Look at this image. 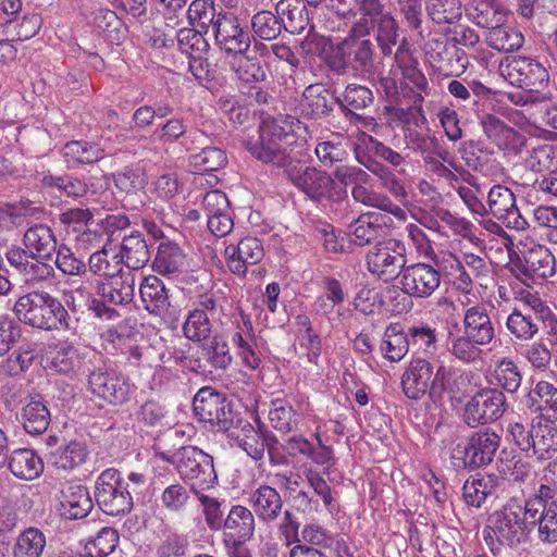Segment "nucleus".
Here are the masks:
<instances>
[{"label": "nucleus", "instance_id": "nucleus-1", "mask_svg": "<svg viewBox=\"0 0 557 557\" xmlns=\"http://www.w3.org/2000/svg\"><path fill=\"white\" fill-rule=\"evenodd\" d=\"M525 513L522 504L511 498L488 516L483 539L493 555L500 554L504 547L517 548L528 541L529 522Z\"/></svg>", "mask_w": 557, "mask_h": 557}, {"label": "nucleus", "instance_id": "nucleus-2", "mask_svg": "<svg viewBox=\"0 0 557 557\" xmlns=\"http://www.w3.org/2000/svg\"><path fill=\"white\" fill-rule=\"evenodd\" d=\"M18 320L45 331L70 330L71 317L60 301L45 290H33L18 297L14 305Z\"/></svg>", "mask_w": 557, "mask_h": 557}, {"label": "nucleus", "instance_id": "nucleus-3", "mask_svg": "<svg viewBox=\"0 0 557 557\" xmlns=\"http://www.w3.org/2000/svg\"><path fill=\"white\" fill-rule=\"evenodd\" d=\"M356 20L347 36L326 55L327 66L338 74L351 70L359 74H370L374 67L375 46L368 34H359Z\"/></svg>", "mask_w": 557, "mask_h": 557}, {"label": "nucleus", "instance_id": "nucleus-4", "mask_svg": "<svg viewBox=\"0 0 557 557\" xmlns=\"http://www.w3.org/2000/svg\"><path fill=\"white\" fill-rule=\"evenodd\" d=\"M288 137L289 134L284 127L274 119L267 117L259 125L257 135L246 138L243 145L258 161L285 170L293 160L287 147Z\"/></svg>", "mask_w": 557, "mask_h": 557}, {"label": "nucleus", "instance_id": "nucleus-5", "mask_svg": "<svg viewBox=\"0 0 557 557\" xmlns=\"http://www.w3.org/2000/svg\"><path fill=\"white\" fill-rule=\"evenodd\" d=\"M171 461L194 494L210 490L218 484L213 457L197 446L181 447L172 454Z\"/></svg>", "mask_w": 557, "mask_h": 557}, {"label": "nucleus", "instance_id": "nucleus-6", "mask_svg": "<svg viewBox=\"0 0 557 557\" xmlns=\"http://www.w3.org/2000/svg\"><path fill=\"white\" fill-rule=\"evenodd\" d=\"M290 183L309 199L313 201H322L325 198L336 196L335 200L339 206L349 207L346 190L335 191L331 194L335 183L332 176L325 171L314 166H309L299 160L292 162L284 170Z\"/></svg>", "mask_w": 557, "mask_h": 557}, {"label": "nucleus", "instance_id": "nucleus-7", "mask_svg": "<svg viewBox=\"0 0 557 557\" xmlns=\"http://www.w3.org/2000/svg\"><path fill=\"white\" fill-rule=\"evenodd\" d=\"M359 34H370L375 30V39L383 57H392L393 50L400 42L399 25L393 14L386 11L384 2L356 10Z\"/></svg>", "mask_w": 557, "mask_h": 557}, {"label": "nucleus", "instance_id": "nucleus-8", "mask_svg": "<svg viewBox=\"0 0 557 557\" xmlns=\"http://www.w3.org/2000/svg\"><path fill=\"white\" fill-rule=\"evenodd\" d=\"M95 499L101 511L112 517H123L134 508L128 483L114 468L103 470L95 482Z\"/></svg>", "mask_w": 557, "mask_h": 557}, {"label": "nucleus", "instance_id": "nucleus-9", "mask_svg": "<svg viewBox=\"0 0 557 557\" xmlns=\"http://www.w3.org/2000/svg\"><path fill=\"white\" fill-rule=\"evenodd\" d=\"M193 409L200 422L208 423L218 432H230L239 418L226 397L210 386L201 387L197 392Z\"/></svg>", "mask_w": 557, "mask_h": 557}, {"label": "nucleus", "instance_id": "nucleus-10", "mask_svg": "<svg viewBox=\"0 0 557 557\" xmlns=\"http://www.w3.org/2000/svg\"><path fill=\"white\" fill-rule=\"evenodd\" d=\"M498 71L510 85L535 94L549 81L546 67L532 57L508 55L499 62Z\"/></svg>", "mask_w": 557, "mask_h": 557}, {"label": "nucleus", "instance_id": "nucleus-11", "mask_svg": "<svg viewBox=\"0 0 557 557\" xmlns=\"http://www.w3.org/2000/svg\"><path fill=\"white\" fill-rule=\"evenodd\" d=\"M368 271L376 278L387 283L400 276L406 268V246L396 238L375 243L366 255Z\"/></svg>", "mask_w": 557, "mask_h": 557}, {"label": "nucleus", "instance_id": "nucleus-12", "mask_svg": "<svg viewBox=\"0 0 557 557\" xmlns=\"http://www.w3.org/2000/svg\"><path fill=\"white\" fill-rule=\"evenodd\" d=\"M225 335L230 339L242 364L249 370L259 369L262 360L258 349L255 329L250 315L237 307L231 314L230 324L225 327Z\"/></svg>", "mask_w": 557, "mask_h": 557}, {"label": "nucleus", "instance_id": "nucleus-13", "mask_svg": "<svg viewBox=\"0 0 557 557\" xmlns=\"http://www.w3.org/2000/svg\"><path fill=\"white\" fill-rule=\"evenodd\" d=\"M87 388L94 396L112 406L127 403L136 391L123 373L106 364L89 372Z\"/></svg>", "mask_w": 557, "mask_h": 557}, {"label": "nucleus", "instance_id": "nucleus-14", "mask_svg": "<svg viewBox=\"0 0 557 557\" xmlns=\"http://www.w3.org/2000/svg\"><path fill=\"white\" fill-rule=\"evenodd\" d=\"M504 393L496 387H483L467 401L463 409V422L478 428L497 421L506 411Z\"/></svg>", "mask_w": 557, "mask_h": 557}, {"label": "nucleus", "instance_id": "nucleus-15", "mask_svg": "<svg viewBox=\"0 0 557 557\" xmlns=\"http://www.w3.org/2000/svg\"><path fill=\"white\" fill-rule=\"evenodd\" d=\"M212 34L215 45L225 54L232 55L249 51L251 35L234 13L219 12Z\"/></svg>", "mask_w": 557, "mask_h": 557}, {"label": "nucleus", "instance_id": "nucleus-16", "mask_svg": "<svg viewBox=\"0 0 557 557\" xmlns=\"http://www.w3.org/2000/svg\"><path fill=\"white\" fill-rule=\"evenodd\" d=\"M500 442V435L490 428L473 432L462 450L463 457L459 463L454 465L469 470L487 466L493 461Z\"/></svg>", "mask_w": 557, "mask_h": 557}, {"label": "nucleus", "instance_id": "nucleus-17", "mask_svg": "<svg viewBox=\"0 0 557 557\" xmlns=\"http://www.w3.org/2000/svg\"><path fill=\"white\" fill-rule=\"evenodd\" d=\"M400 289L416 299L431 297L441 286V273L433 265L424 262L406 265L399 276Z\"/></svg>", "mask_w": 557, "mask_h": 557}, {"label": "nucleus", "instance_id": "nucleus-18", "mask_svg": "<svg viewBox=\"0 0 557 557\" xmlns=\"http://www.w3.org/2000/svg\"><path fill=\"white\" fill-rule=\"evenodd\" d=\"M471 375L440 366L430 389V400L435 407H444L447 401L460 400L467 393Z\"/></svg>", "mask_w": 557, "mask_h": 557}, {"label": "nucleus", "instance_id": "nucleus-19", "mask_svg": "<svg viewBox=\"0 0 557 557\" xmlns=\"http://www.w3.org/2000/svg\"><path fill=\"white\" fill-rule=\"evenodd\" d=\"M487 213L502 221L506 227L524 231L529 226L516 205V197L511 189L503 185H495L487 195Z\"/></svg>", "mask_w": 557, "mask_h": 557}, {"label": "nucleus", "instance_id": "nucleus-20", "mask_svg": "<svg viewBox=\"0 0 557 557\" xmlns=\"http://www.w3.org/2000/svg\"><path fill=\"white\" fill-rule=\"evenodd\" d=\"M434 374V367L429 360L423 358L412 359L400 380L404 395L411 400H420L425 395L430 398Z\"/></svg>", "mask_w": 557, "mask_h": 557}, {"label": "nucleus", "instance_id": "nucleus-21", "mask_svg": "<svg viewBox=\"0 0 557 557\" xmlns=\"http://www.w3.org/2000/svg\"><path fill=\"white\" fill-rule=\"evenodd\" d=\"M226 264L230 271L245 277L249 265L259 263L264 257V248L260 239L252 236L242 238L236 245L225 248Z\"/></svg>", "mask_w": 557, "mask_h": 557}, {"label": "nucleus", "instance_id": "nucleus-22", "mask_svg": "<svg viewBox=\"0 0 557 557\" xmlns=\"http://www.w3.org/2000/svg\"><path fill=\"white\" fill-rule=\"evenodd\" d=\"M233 429L239 430L237 434L239 447L256 461L263 459L268 444L276 443L275 434L267 430L262 423H258L256 428L239 417Z\"/></svg>", "mask_w": 557, "mask_h": 557}, {"label": "nucleus", "instance_id": "nucleus-23", "mask_svg": "<svg viewBox=\"0 0 557 557\" xmlns=\"http://www.w3.org/2000/svg\"><path fill=\"white\" fill-rule=\"evenodd\" d=\"M425 54L432 66L447 74L463 72L468 66L465 51L456 46L449 48L441 39L429 40L425 44Z\"/></svg>", "mask_w": 557, "mask_h": 557}, {"label": "nucleus", "instance_id": "nucleus-24", "mask_svg": "<svg viewBox=\"0 0 557 557\" xmlns=\"http://www.w3.org/2000/svg\"><path fill=\"white\" fill-rule=\"evenodd\" d=\"M392 55L394 60L392 67L398 69L404 79L411 84L412 88L425 92L429 87L428 79L420 70L416 50L407 38H401Z\"/></svg>", "mask_w": 557, "mask_h": 557}, {"label": "nucleus", "instance_id": "nucleus-25", "mask_svg": "<svg viewBox=\"0 0 557 557\" xmlns=\"http://www.w3.org/2000/svg\"><path fill=\"white\" fill-rule=\"evenodd\" d=\"M16 421L30 435L45 433L51 422V413L45 397L37 393L16 412Z\"/></svg>", "mask_w": 557, "mask_h": 557}, {"label": "nucleus", "instance_id": "nucleus-26", "mask_svg": "<svg viewBox=\"0 0 557 557\" xmlns=\"http://www.w3.org/2000/svg\"><path fill=\"white\" fill-rule=\"evenodd\" d=\"M97 295L112 306L129 305L135 295V276L129 272L97 282Z\"/></svg>", "mask_w": 557, "mask_h": 557}, {"label": "nucleus", "instance_id": "nucleus-27", "mask_svg": "<svg viewBox=\"0 0 557 557\" xmlns=\"http://www.w3.org/2000/svg\"><path fill=\"white\" fill-rule=\"evenodd\" d=\"M60 510L66 519L85 518L92 509V500L87 487L77 482H65L60 488Z\"/></svg>", "mask_w": 557, "mask_h": 557}, {"label": "nucleus", "instance_id": "nucleus-28", "mask_svg": "<svg viewBox=\"0 0 557 557\" xmlns=\"http://www.w3.org/2000/svg\"><path fill=\"white\" fill-rule=\"evenodd\" d=\"M480 125L484 135L500 149L516 150L524 145V137L495 114L480 116Z\"/></svg>", "mask_w": 557, "mask_h": 557}, {"label": "nucleus", "instance_id": "nucleus-29", "mask_svg": "<svg viewBox=\"0 0 557 557\" xmlns=\"http://www.w3.org/2000/svg\"><path fill=\"white\" fill-rule=\"evenodd\" d=\"M249 504L259 521L271 523L283 510V498L278 491L268 484H261L250 493Z\"/></svg>", "mask_w": 557, "mask_h": 557}, {"label": "nucleus", "instance_id": "nucleus-30", "mask_svg": "<svg viewBox=\"0 0 557 557\" xmlns=\"http://www.w3.org/2000/svg\"><path fill=\"white\" fill-rule=\"evenodd\" d=\"M139 296L144 309L152 315L162 317L170 308L169 289L156 275L145 276L139 285Z\"/></svg>", "mask_w": 557, "mask_h": 557}, {"label": "nucleus", "instance_id": "nucleus-31", "mask_svg": "<svg viewBox=\"0 0 557 557\" xmlns=\"http://www.w3.org/2000/svg\"><path fill=\"white\" fill-rule=\"evenodd\" d=\"M23 244L28 249L32 259L51 260L57 250V238L53 231L41 223L34 224L26 230Z\"/></svg>", "mask_w": 557, "mask_h": 557}, {"label": "nucleus", "instance_id": "nucleus-32", "mask_svg": "<svg viewBox=\"0 0 557 557\" xmlns=\"http://www.w3.org/2000/svg\"><path fill=\"white\" fill-rule=\"evenodd\" d=\"M462 325L463 333L479 342L480 345H488L495 336L491 317L484 305H474L468 308L465 311Z\"/></svg>", "mask_w": 557, "mask_h": 557}, {"label": "nucleus", "instance_id": "nucleus-33", "mask_svg": "<svg viewBox=\"0 0 557 557\" xmlns=\"http://www.w3.org/2000/svg\"><path fill=\"white\" fill-rule=\"evenodd\" d=\"M335 102L336 99L323 84H311L304 90L299 107L305 116L320 119L333 111Z\"/></svg>", "mask_w": 557, "mask_h": 557}, {"label": "nucleus", "instance_id": "nucleus-34", "mask_svg": "<svg viewBox=\"0 0 557 557\" xmlns=\"http://www.w3.org/2000/svg\"><path fill=\"white\" fill-rule=\"evenodd\" d=\"M404 138L407 148L420 156L422 161L431 156H436L443 146L441 139L429 127V123L416 127L405 126Z\"/></svg>", "mask_w": 557, "mask_h": 557}, {"label": "nucleus", "instance_id": "nucleus-35", "mask_svg": "<svg viewBox=\"0 0 557 557\" xmlns=\"http://www.w3.org/2000/svg\"><path fill=\"white\" fill-rule=\"evenodd\" d=\"M256 530V519L253 512L243 506L233 505L228 509L224 525H222V537L230 535L236 539L251 540Z\"/></svg>", "mask_w": 557, "mask_h": 557}, {"label": "nucleus", "instance_id": "nucleus-36", "mask_svg": "<svg viewBox=\"0 0 557 557\" xmlns=\"http://www.w3.org/2000/svg\"><path fill=\"white\" fill-rule=\"evenodd\" d=\"M187 257L173 242L160 243L152 262V269L161 275H178L187 268Z\"/></svg>", "mask_w": 557, "mask_h": 557}, {"label": "nucleus", "instance_id": "nucleus-37", "mask_svg": "<svg viewBox=\"0 0 557 557\" xmlns=\"http://www.w3.org/2000/svg\"><path fill=\"white\" fill-rule=\"evenodd\" d=\"M117 258L128 269L138 270L144 268L150 259V251L143 233L133 231L129 235L124 236L120 252L114 256V259Z\"/></svg>", "mask_w": 557, "mask_h": 557}, {"label": "nucleus", "instance_id": "nucleus-38", "mask_svg": "<svg viewBox=\"0 0 557 557\" xmlns=\"http://www.w3.org/2000/svg\"><path fill=\"white\" fill-rule=\"evenodd\" d=\"M521 268L532 278H547L555 273V257L543 245H534L523 253Z\"/></svg>", "mask_w": 557, "mask_h": 557}, {"label": "nucleus", "instance_id": "nucleus-39", "mask_svg": "<svg viewBox=\"0 0 557 557\" xmlns=\"http://www.w3.org/2000/svg\"><path fill=\"white\" fill-rule=\"evenodd\" d=\"M7 461L12 474L22 480H34L44 471V462L33 449H14L10 456L7 455Z\"/></svg>", "mask_w": 557, "mask_h": 557}, {"label": "nucleus", "instance_id": "nucleus-40", "mask_svg": "<svg viewBox=\"0 0 557 557\" xmlns=\"http://www.w3.org/2000/svg\"><path fill=\"white\" fill-rule=\"evenodd\" d=\"M62 156L71 168L84 164H94L106 157L104 150L97 143L87 140H72L64 145Z\"/></svg>", "mask_w": 557, "mask_h": 557}, {"label": "nucleus", "instance_id": "nucleus-41", "mask_svg": "<svg viewBox=\"0 0 557 557\" xmlns=\"http://www.w3.org/2000/svg\"><path fill=\"white\" fill-rule=\"evenodd\" d=\"M227 341L230 339L226 337L224 329L222 333L206 339L201 345V356L210 368L226 370L232 364L233 356Z\"/></svg>", "mask_w": 557, "mask_h": 557}, {"label": "nucleus", "instance_id": "nucleus-42", "mask_svg": "<svg viewBox=\"0 0 557 557\" xmlns=\"http://www.w3.org/2000/svg\"><path fill=\"white\" fill-rule=\"evenodd\" d=\"M555 421L537 422L533 424L532 456L543 461L557 451V426Z\"/></svg>", "mask_w": 557, "mask_h": 557}, {"label": "nucleus", "instance_id": "nucleus-43", "mask_svg": "<svg viewBox=\"0 0 557 557\" xmlns=\"http://www.w3.org/2000/svg\"><path fill=\"white\" fill-rule=\"evenodd\" d=\"M382 214L377 212H367L351 221L349 232L352 236V243L358 246H366L375 242L382 233Z\"/></svg>", "mask_w": 557, "mask_h": 557}, {"label": "nucleus", "instance_id": "nucleus-44", "mask_svg": "<svg viewBox=\"0 0 557 557\" xmlns=\"http://www.w3.org/2000/svg\"><path fill=\"white\" fill-rule=\"evenodd\" d=\"M410 342L399 323H391L383 334L380 351L391 362L400 361L409 350Z\"/></svg>", "mask_w": 557, "mask_h": 557}, {"label": "nucleus", "instance_id": "nucleus-45", "mask_svg": "<svg viewBox=\"0 0 557 557\" xmlns=\"http://www.w3.org/2000/svg\"><path fill=\"white\" fill-rule=\"evenodd\" d=\"M283 27L292 34L302 33L309 25V14L301 0H281L276 4Z\"/></svg>", "mask_w": 557, "mask_h": 557}, {"label": "nucleus", "instance_id": "nucleus-46", "mask_svg": "<svg viewBox=\"0 0 557 557\" xmlns=\"http://www.w3.org/2000/svg\"><path fill=\"white\" fill-rule=\"evenodd\" d=\"M529 529L536 528L537 539L544 544L557 543V504H550L535 515L527 512Z\"/></svg>", "mask_w": 557, "mask_h": 557}, {"label": "nucleus", "instance_id": "nucleus-47", "mask_svg": "<svg viewBox=\"0 0 557 557\" xmlns=\"http://www.w3.org/2000/svg\"><path fill=\"white\" fill-rule=\"evenodd\" d=\"M47 546L45 533L35 527L22 531L13 546L14 557H41Z\"/></svg>", "mask_w": 557, "mask_h": 557}, {"label": "nucleus", "instance_id": "nucleus-48", "mask_svg": "<svg viewBox=\"0 0 557 557\" xmlns=\"http://www.w3.org/2000/svg\"><path fill=\"white\" fill-rule=\"evenodd\" d=\"M232 55L233 59L230 62V66L239 81L246 84H253L265 79V71L256 55L250 57L247 52L234 53Z\"/></svg>", "mask_w": 557, "mask_h": 557}, {"label": "nucleus", "instance_id": "nucleus-49", "mask_svg": "<svg viewBox=\"0 0 557 557\" xmlns=\"http://www.w3.org/2000/svg\"><path fill=\"white\" fill-rule=\"evenodd\" d=\"M537 322L539 321H536L530 312L515 308L507 317L506 326L516 339L529 342L533 339L540 331Z\"/></svg>", "mask_w": 557, "mask_h": 557}, {"label": "nucleus", "instance_id": "nucleus-50", "mask_svg": "<svg viewBox=\"0 0 557 557\" xmlns=\"http://www.w3.org/2000/svg\"><path fill=\"white\" fill-rule=\"evenodd\" d=\"M425 11L437 25L455 24L462 16V4L460 0H425Z\"/></svg>", "mask_w": 557, "mask_h": 557}, {"label": "nucleus", "instance_id": "nucleus-51", "mask_svg": "<svg viewBox=\"0 0 557 557\" xmlns=\"http://www.w3.org/2000/svg\"><path fill=\"white\" fill-rule=\"evenodd\" d=\"M497 478L494 475L470 476L462 486V497L465 502L474 507H480L491 495L496 486Z\"/></svg>", "mask_w": 557, "mask_h": 557}, {"label": "nucleus", "instance_id": "nucleus-52", "mask_svg": "<svg viewBox=\"0 0 557 557\" xmlns=\"http://www.w3.org/2000/svg\"><path fill=\"white\" fill-rule=\"evenodd\" d=\"M488 28L486 42L495 50L510 52L521 48L524 42L523 35L512 27L495 24Z\"/></svg>", "mask_w": 557, "mask_h": 557}, {"label": "nucleus", "instance_id": "nucleus-53", "mask_svg": "<svg viewBox=\"0 0 557 557\" xmlns=\"http://www.w3.org/2000/svg\"><path fill=\"white\" fill-rule=\"evenodd\" d=\"M208 529L212 532L222 530L225 521L226 500L209 496L203 492L195 493Z\"/></svg>", "mask_w": 557, "mask_h": 557}, {"label": "nucleus", "instance_id": "nucleus-54", "mask_svg": "<svg viewBox=\"0 0 557 557\" xmlns=\"http://www.w3.org/2000/svg\"><path fill=\"white\" fill-rule=\"evenodd\" d=\"M268 416L272 428L281 433H290L297 429V413L293 406L284 399L272 400Z\"/></svg>", "mask_w": 557, "mask_h": 557}, {"label": "nucleus", "instance_id": "nucleus-55", "mask_svg": "<svg viewBox=\"0 0 557 557\" xmlns=\"http://www.w3.org/2000/svg\"><path fill=\"white\" fill-rule=\"evenodd\" d=\"M119 532L110 527H104L90 537L85 544V553L88 557H107L119 545Z\"/></svg>", "mask_w": 557, "mask_h": 557}, {"label": "nucleus", "instance_id": "nucleus-56", "mask_svg": "<svg viewBox=\"0 0 557 557\" xmlns=\"http://www.w3.org/2000/svg\"><path fill=\"white\" fill-rule=\"evenodd\" d=\"M114 186L122 193L133 194L143 190L147 185V176L144 169L138 164L123 168L112 174Z\"/></svg>", "mask_w": 557, "mask_h": 557}, {"label": "nucleus", "instance_id": "nucleus-57", "mask_svg": "<svg viewBox=\"0 0 557 557\" xmlns=\"http://www.w3.org/2000/svg\"><path fill=\"white\" fill-rule=\"evenodd\" d=\"M493 376L496 385L511 394L518 391L522 381L518 366L508 357H504L496 362Z\"/></svg>", "mask_w": 557, "mask_h": 557}, {"label": "nucleus", "instance_id": "nucleus-58", "mask_svg": "<svg viewBox=\"0 0 557 557\" xmlns=\"http://www.w3.org/2000/svg\"><path fill=\"white\" fill-rule=\"evenodd\" d=\"M187 14L190 23L205 33L209 28L213 30L219 17L212 0H194L188 8Z\"/></svg>", "mask_w": 557, "mask_h": 557}, {"label": "nucleus", "instance_id": "nucleus-59", "mask_svg": "<svg viewBox=\"0 0 557 557\" xmlns=\"http://www.w3.org/2000/svg\"><path fill=\"white\" fill-rule=\"evenodd\" d=\"M87 450L79 442H71L51 455L52 465L62 470H72L85 462Z\"/></svg>", "mask_w": 557, "mask_h": 557}, {"label": "nucleus", "instance_id": "nucleus-60", "mask_svg": "<svg viewBox=\"0 0 557 557\" xmlns=\"http://www.w3.org/2000/svg\"><path fill=\"white\" fill-rule=\"evenodd\" d=\"M537 396L536 410L549 421H557V386L547 382L539 381L531 393V397Z\"/></svg>", "mask_w": 557, "mask_h": 557}, {"label": "nucleus", "instance_id": "nucleus-61", "mask_svg": "<svg viewBox=\"0 0 557 557\" xmlns=\"http://www.w3.org/2000/svg\"><path fill=\"white\" fill-rule=\"evenodd\" d=\"M373 101L374 96L370 88L358 84H349L345 88L339 104L344 111L354 113L370 107Z\"/></svg>", "mask_w": 557, "mask_h": 557}, {"label": "nucleus", "instance_id": "nucleus-62", "mask_svg": "<svg viewBox=\"0 0 557 557\" xmlns=\"http://www.w3.org/2000/svg\"><path fill=\"white\" fill-rule=\"evenodd\" d=\"M251 28L257 37L272 40L281 34L283 25L280 16L271 11L262 10L251 17Z\"/></svg>", "mask_w": 557, "mask_h": 557}, {"label": "nucleus", "instance_id": "nucleus-63", "mask_svg": "<svg viewBox=\"0 0 557 557\" xmlns=\"http://www.w3.org/2000/svg\"><path fill=\"white\" fill-rule=\"evenodd\" d=\"M212 323L201 311L190 310L183 323V333L186 338L193 342H202L210 337Z\"/></svg>", "mask_w": 557, "mask_h": 557}, {"label": "nucleus", "instance_id": "nucleus-64", "mask_svg": "<svg viewBox=\"0 0 557 557\" xmlns=\"http://www.w3.org/2000/svg\"><path fill=\"white\" fill-rule=\"evenodd\" d=\"M469 15L480 27L488 28L497 24L500 14L499 5L494 0H469Z\"/></svg>", "mask_w": 557, "mask_h": 557}]
</instances>
